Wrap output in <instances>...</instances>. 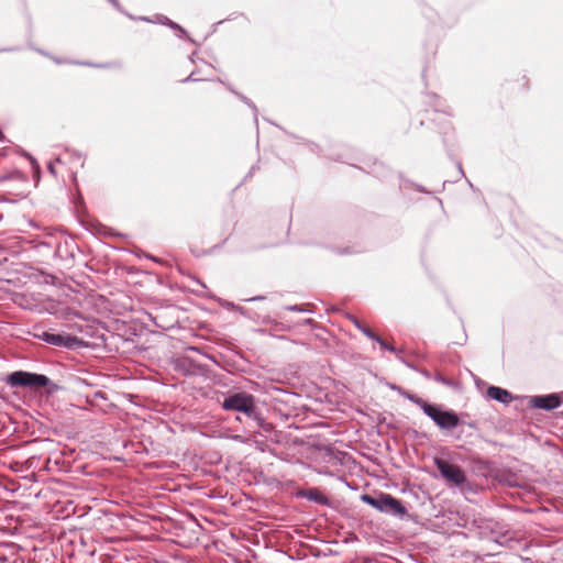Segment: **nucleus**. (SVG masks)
Wrapping results in <instances>:
<instances>
[{
    "label": "nucleus",
    "mask_w": 563,
    "mask_h": 563,
    "mask_svg": "<svg viewBox=\"0 0 563 563\" xmlns=\"http://www.w3.org/2000/svg\"><path fill=\"white\" fill-rule=\"evenodd\" d=\"M360 498L364 504L373 507L379 512L389 515L395 518L401 519L407 514V509L400 499L384 492L363 494Z\"/></svg>",
    "instance_id": "nucleus-4"
},
{
    "label": "nucleus",
    "mask_w": 563,
    "mask_h": 563,
    "mask_svg": "<svg viewBox=\"0 0 563 563\" xmlns=\"http://www.w3.org/2000/svg\"><path fill=\"white\" fill-rule=\"evenodd\" d=\"M339 254L346 255V254H351V252H350V250L347 247H345V249H340L339 250Z\"/></svg>",
    "instance_id": "nucleus-30"
},
{
    "label": "nucleus",
    "mask_w": 563,
    "mask_h": 563,
    "mask_svg": "<svg viewBox=\"0 0 563 563\" xmlns=\"http://www.w3.org/2000/svg\"><path fill=\"white\" fill-rule=\"evenodd\" d=\"M418 190L424 192V189L421 186H417Z\"/></svg>",
    "instance_id": "nucleus-35"
},
{
    "label": "nucleus",
    "mask_w": 563,
    "mask_h": 563,
    "mask_svg": "<svg viewBox=\"0 0 563 563\" xmlns=\"http://www.w3.org/2000/svg\"><path fill=\"white\" fill-rule=\"evenodd\" d=\"M275 528H288L287 526L277 525Z\"/></svg>",
    "instance_id": "nucleus-36"
},
{
    "label": "nucleus",
    "mask_w": 563,
    "mask_h": 563,
    "mask_svg": "<svg viewBox=\"0 0 563 563\" xmlns=\"http://www.w3.org/2000/svg\"><path fill=\"white\" fill-rule=\"evenodd\" d=\"M433 463L442 478L450 486L461 487L467 483L466 474L460 465L450 463L449 461L438 456L433 459Z\"/></svg>",
    "instance_id": "nucleus-6"
},
{
    "label": "nucleus",
    "mask_w": 563,
    "mask_h": 563,
    "mask_svg": "<svg viewBox=\"0 0 563 563\" xmlns=\"http://www.w3.org/2000/svg\"><path fill=\"white\" fill-rule=\"evenodd\" d=\"M31 165L34 169L40 170V165L37 164L36 159L32 156H29Z\"/></svg>",
    "instance_id": "nucleus-26"
},
{
    "label": "nucleus",
    "mask_w": 563,
    "mask_h": 563,
    "mask_svg": "<svg viewBox=\"0 0 563 563\" xmlns=\"http://www.w3.org/2000/svg\"><path fill=\"white\" fill-rule=\"evenodd\" d=\"M10 387H25L32 389L47 388L46 393L53 395L60 389V386L53 383L48 376L26 371H15L5 377Z\"/></svg>",
    "instance_id": "nucleus-3"
},
{
    "label": "nucleus",
    "mask_w": 563,
    "mask_h": 563,
    "mask_svg": "<svg viewBox=\"0 0 563 563\" xmlns=\"http://www.w3.org/2000/svg\"><path fill=\"white\" fill-rule=\"evenodd\" d=\"M75 64L84 65V66H92V67H98V68L109 67V64H92L89 62H76Z\"/></svg>",
    "instance_id": "nucleus-21"
},
{
    "label": "nucleus",
    "mask_w": 563,
    "mask_h": 563,
    "mask_svg": "<svg viewBox=\"0 0 563 563\" xmlns=\"http://www.w3.org/2000/svg\"><path fill=\"white\" fill-rule=\"evenodd\" d=\"M54 60H55V63H57V64H62L60 58H54Z\"/></svg>",
    "instance_id": "nucleus-34"
},
{
    "label": "nucleus",
    "mask_w": 563,
    "mask_h": 563,
    "mask_svg": "<svg viewBox=\"0 0 563 563\" xmlns=\"http://www.w3.org/2000/svg\"><path fill=\"white\" fill-rule=\"evenodd\" d=\"M398 360L405 365L407 366L408 368L415 371V372H418L419 367L417 365H415L413 363L405 360L402 356H398Z\"/></svg>",
    "instance_id": "nucleus-20"
},
{
    "label": "nucleus",
    "mask_w": 563,
    "mask_h": 563,
    "mask_svg": "<svg viewBox=\"0 0 563 563\" xmlns=\"http://www.w3.org/2000/svg\"><path fill=\"white\" fill-rule=\"evenodd\" d=\"M528 404L531 408L544 411L554 410L563 404V391L531 396Z\"/></svg>",
    "instance_id": "nucleus-7"
},
{
    "label": "nucleus",
    "mask_w": 563,
    "mask_h": 563,
    "mask_svg": "<svg viewBox=\"0 0 563 563\" xmlns=\"http://www.w3.org/2000/svg\"><path fill=\"white\" fill-rule=\"evenodd\" d=\"M35 51H36L37 53H40V54L44 55V56H48V53H46V52H45V51H43V49L36 48Z\"/></svg>",
    "instance_id": "nucleus-32"
},
{
    "label": "nucleus",
    "mask_w": 563,
    "mask_h": 563,
    "mask_svg": "<svg viewBox=\"0 0 563 563\" xmlns=\"http://www.w3.org/2000/svg\"><path fill=\"white\" fill-rule=\"evenodd\" d=\"M417 373H419L420 375H422L427 379H431L432 378L431 373L428 369H426V368L419 367Z\"/></svg>",
    "instance_id": "nucleus-24"
},
{
    "label": "nucleus",
    "mask_w": 563,
    "mask_h": 563,
    "mask_svg": "<svg viewBox=\"0 0 563 563\" xmlns=\"http://www.w3.org/2000/svg\"><path fill=\"white\" fill-rule=\"evenodd\" d=\"M51 334H52V332H51V331H44V330H42V331H36V332H34V334H33V335H34V338H35V339H38V340H41V341H43V342L47 343V342H48V340H49Z\"/></svg>",
    "instance_id": "nucleus-16"
},
{
    "label": "nucleus",
    "mask_w": 563,
    "mask_h": 563,
    "mask_svg": "<svg viewBox=\"0 0 563 563\" xmlns=\"http://www.w3.org/2000/svg\"><path fill=\"white\" fill-rule=\"evenodd\" d=\"M429 97H430V98H432V99H433V101H434V102H433L434 111H435V112H440V111H442V110H441V104H440V99H439V97H438L437 95H434V93H433V95H430Z\"/></svg>",
    "instance_id": "nucleus-22"
},
{
    "label": "nucleus",
    "mask_w": 563,
    "mask_h": 563,
    "mask_svg": "<svg viewBox=\"0 0 563 563\" xmlns=\"http://www.w3.org/2000/svg\"><path fill=\"white\" fill-rule=\"evenodd\" d=\"M114 8L121 10V5L118 0H108Z\"/></svg>",
    "instance_id": "nucleus-28"
},
{
    "label": "nucleus",
    "mask_w": 563,
    "mask_h": 563,
    "mask_svg": "<svg viewBox=\"0 0 563 563\" xmlns=\"http://www.w3.org/2000/svg\"><path fill=\"white\" fill-rule=\"evenodd\" d=\"M47 169L51 174L55 175V168H54V165L53 163H49L48 166H47Z\"/></svg>",
    "instance_id": "nucleus-31"
},
{
    "label": "nucleus",
    "mask_w": 563,
    "mask_h": 563,
    "mask_svg": "<svg viewBox=\"0 0 563 563\" xmlns=\"http://www.w3.org/2000/svg\"><path fill=\"white\" fill-rule=\"evenodd\" d=\"M373 341L377 342L383 350H386V351H389L391 353H395L397 357L401 353V350H399V349L395 347L394 345L389 344L384 339H382L379 335H376V339H374Z\"/></svg>",
    "instance_id": "nucleus-14"
},
{
    "label": "nucleus",
    "mask_w": 563,
    "mask_h": 563,
    "mask_svg": "<svg viewBox=\"0 0 563 563\" xmlns=\"http://www.w3.org/2000/svg\"><path fill=\"white\" fill-rule=\"evenodd\" d=\"M285 309L288 311H295V312H311L309 309H307L300 305L286 306Z\"/></svg>",
    "instance_id": "nucleus-19"
},
{
    "label": "nucleus",
    "mask_w": 563,
    "mask_h": 563,
    "mask_svg": "<svg viewBox=\"0 0 563 563\" xmlns=\"http://www.w3.org/2000/svg\"><path fill=\"white\" fill-rule=\"evenodd\" d=\"M222 408L245 415L254 428H261L266 432L272 430V424L265 421L256 407L255 397L249 393L240 391L229 395L224 398Z\"/></svg>",
    "instance_id": "nucleus-2"
},
{
    "label": "nucleus",
    "mask_w": 563,
    "mask_h": 563,
    "mask_svg": "<svg viewBox=\"0 0 563 563\" xmlns=\"http://www.w3.org/2000/svg\"><path fill=\"white\" fill-rule=\"evenodd\" d=\"M264 299H266L265 296H255V297L245 299V301H260V300H264Z\"/></svg>",
    "instance_id": "nucleus-27"
},
{
    "label": "nucleus",
    "mask_w": 563,
    "mask_h": 563,
    "mask_svg": "<svg viewBox=\"0 0 563 563\" xmlns=\"http://www.w3.org/2000/svg\"><path fill=\"white\" fill-rule=\"evenodd\" d=\"M457 167H459V172L462 176H464V172H463V168H462V165L461 163L457 164Z\"/></svg>",
    "instance_id": "nucleus-33"
},
{
    "label": "nucleus",
    "mask_w": 563,
    "mask_h": 563,
    "mask_svg": "<svg viewBox=\"0 0 563 563\" xmlns=\"http://www.w3.org/2000/svg\"><path fill=\"white\" fill-rule=\"evenodd\" d=\"M200 79L196 77V73L195 71H191L189 74L188 77H186L185 79L181 80V82H195V81H199Z\"/></svg>",
    "instance_id": "nucleus-23"
},
{
    "label": "nucleus",
    "mask_w": 563,
    "mask_h": 563,
    "mask_svg": "<svg viewBox=\"0 0 563 563\" xmlns=\"http://www.w3.org/2000/svg\"><path fill=\"white\" fill-rule=\"evenodd\" d=\"M421 410L442 430H452L461 424L459 415L452 409H444L441 405L426 401Z\"/></svg>",
    "instance_id": "nucleus-5"
},
{
    "label": "nucleus",
    "mask_w": 563,
    "mask_h": 563,
    "mask_svg": "<svg viewBox=\"0 0 563 563\" xmlns=\"http://www.w3.org/2000/svg\"><path fill=\"white\" fill-rule=\"evenodd\" d=\"M47 344L58 347H65L67 350H76L82 346V340L76 335L68 333L52 332Z\"/></svg>",
    "instance_id": "nucleus-8"
},
{
    "label": "nucleus",
    "mask_w": 563,
    "mask_h": 563,
    "mask_svg": "<svg viewBox=\"0 0 563 563\" xmlns=\"http://www.w3.org/2000/svg\"><path fill=\"white\" fill-rule=\"evenodd\" d=\"M230 91L232 93H234L241 101H243L249 108L252 109L253 111V114H254V121L255 123L257 124V121H258V110H257V107L255 106V103L250 99L247 98L246 96L242 95L241 92H238L236 90H234L233 88L229 87Z\"/></svg>",
    "instance_id": "nucleus-12"
},
{
    "label": "nucleus",
    "mask_w": 563,
    "mask_h": 563,
    "mask_svg": "<svg viewBox=\"0 0 563 563\" xmlns=\"http://www.w3.org/2000/svg\"><path fill=\"white\" fill-rule=\"evenodd\" d=\"M67 152H69V150H67ZM70 153H71V155L76 156L77 158H81L82 157V154L80 152L75 151V150H71Z\"/></svg>",
    "instance_id": "nucleus-29"
},
{
    "label": "nucleus",
    "mask_w": 563,
    "mask_h": 563,
    "mask_svg": "<svg viewBox=\"0 0 563 563\" xmlns=\"http://www.w3.org/2000/svg\"><path fill=\"white\" fill-rule=\"evenodd\" d=\"M433 379L442 385H445V386H453V380L450 379V378H446L444 376H442L441 374H435L433 376Z\"/></svg>",
    "instance_id": "nucleus-17"
},
{
    "label": "nucleus",
    "mask_w": 563,
    "mask_h": 563,
    "mask_svg": "<svg viewBox=\"0 0 563 563\" xmlns=\"http://www.w3.org/2000/svg\"><path fill=\"white\" fill-rule=\"evenodd\" d=\"M351 321L355 325L356 329H358L365 336H367L371 340L376 339V333L367 325H364L356 317L351 316Z\"/></svg>",
    "instance_id": "nucleus-13"
},
{
    "label": "nucleus",
    "mask_w": 563,
    "mask_h": 563,
    "mask_svg": "<svg viewBox=\"0 0 563 563\" xmlns=\"http://www.w3.org/2000/svg\"><path fill=\"white\" fill-rule=\"evenodd\" d=\"M166 26H168V27L179 32L180 33L179 36L187 35L186 30L184 27H181L179 24H177L176 22L172 21V20L168 21Z\"/></svg>",
    "instance_id": "nucleus-18"
},
{
    "label": "nucleus",
    "mask_w": 563,
    "mask_h": 563,
    "mask_svg": "<svg viewBox=\"0 0 563 563\" xmlns=\"http://www.w3.org/2000/svg\"><path fill=\"white\" fill-rule=\"evenodd\" d=\"M20 51V47L19 46H13V47H4V48H1L0 49V53H11V52H19Z\"/></svg>",
    "instance_id": "nucleus-25"
},
{
    "label": "nucleus",
    "mask_w": 563,
    "mask_h": 563,
    "mask_svg": "<svg viewBox=\"0 0 563 563\" xmlns=\"http://www.w3.org/2000/svg\"><path fill=\"white\" fill-rule=\"evenodd\" d=\"M391 389L397 390L400 396H402L404 398L408 399L410 402L415 404L420 409H421V406H423V402H426V400L422 399L421 397H419L416 394H412V393H410V391H408V390H406V389H404V388H401L399 386L393 385Z\"/></svg>",
    "instance_id": "nucleus-11"
},
{
    "label": "nucleus",
    "mask_w": 563,
    "mask_h": 563,
    "mask_svg": "<svg viewBox=\"0 0 563 563\" xmlns=\"http://www.w3.org/2000/svg\"><path fill=\"white\" fill-rule=\"evenodd\" d=\"M77 245L74 241H64L59 242L55 249V256L63 262L70 264L75 257V251L77 250Z\"/></svg>",
    "instance_id": "nucleus-9"
},
{
    "label": "nucleus",
    "mask_w": 563,
    "mask_h": 563,
    "mask_svg": "<svg viewBox=\"0 0 563 563\" xmlns=\"http://www.w3.org/2000/svg\"><path fill=\"white\" fill-rule=\"evenodd\" d=\"M296 498L309 503L314 515L324 520L325 525L343 528L340 518L343 517L344 508L339 499L331 496L327 489L317 486H306L295 493Z\"/></svg>",
    "instance_id": "nucleus-1"
},
{
    "label": "nucleus",
    "mask_w": 563,
    "mask_h": 563,
    "mask_svg": "<svg viewBox=\"0 0 563 563\" xmlns=\"http://www.w3.org/2000/svg\"><path fill=\"white\" fill-rule=\"evenodd\" d=\"M486 394L488 398L504 405H509L515 398L509 390L494 385L488 386Z\"/></svg>",
    "instance_id": "nucleus-10"
},
{
    "label": "nucleus",
    "mask_w": 563,
    "mask_h": 563,
    "mask_svg": "<svg viewBox=\"0 0 563 563\" xmlns=\"http://www.w3.org/2000/svg\"><path fill=\"white\" fill-rule=\"evenodd\" d=\"M139 20L151 22V23H158L162 25H167V23L170 19H168L166 15H163V14H156L154 16V19L146 18V16H140Z\"/></svg>",
    "instance_id": "nucleus-15"
}]
</instances>
